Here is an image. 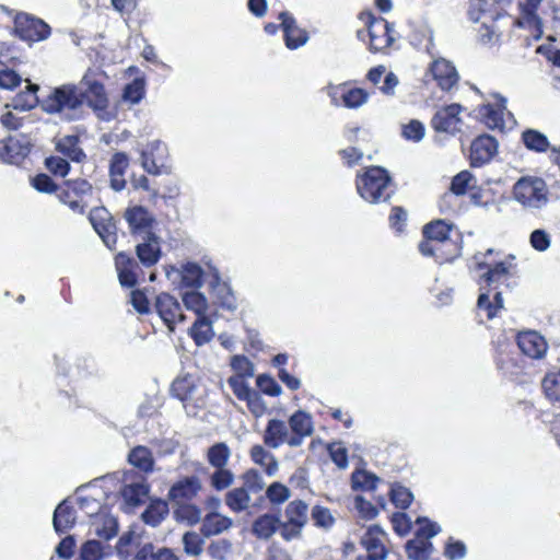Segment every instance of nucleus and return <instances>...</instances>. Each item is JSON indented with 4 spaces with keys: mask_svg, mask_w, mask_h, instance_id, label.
Wrapping results in <instances>:
<instances>
[{
    "mask_svg": "<svg viewBox=\"0 0 560 560\" xmlns=\"http://www.w3.org/2000/svg\"><path fill=\"white\" fill-rule=\"evenodd\" d=\"M173 516L176 522L192 526L200 522L201 510L187 502L175 503Z\"/></svg>",
    "mask_w": 560,
    "mask_h": 560,
    "instance_id": "nucleus-39",
    "label": "nucleus"
},
{
    "mask_svg": "<svg viewBox=\"0 0 560 560\" xmlns=\"http://www.w3.org/2000/svg\"><path fill=\"white\" fill-rule=\"evenodd\" d=\"M357 190L369 203L387 201L392 194V178L388 172L380 166H372L357 176Z\"/></svg>",
    "mask_w": 560,
    "mask_h": 560,
    "instance_id": "nucleus-4",
    "label": "nucleus"
},
{
    "mask_svg": "<svg viewBox=\"0 0 560 560\" xmlns=\"http://www.w3.org/2000/svg\"><path fill=\"white\" fill-rule=\"evenodd\" d=\"M289 425L292 433L311 436L314 432L312 416L304 410H298L291 415L289 418Z\"/></svg>",
    "mask_w": 560,
    "mask_h": 560,
    "instance_id": "nucleus-43",
    "label": "nucleus"
},
{
    "mask_svg": "<svg viewBox=\"0 0 560 560\" xmlns=\"http://www.w3.org/2000/svg\"><path fill=\"white\" fill-rule=\"evenodd\" d=\"M58 152L74 162H81L85 159V153L79 147V138L77 136H66L61 138L56 145Z\"/></svg>",
    "mask_w": 560,
    "mask_h": 560,
    "instance_id": "nucleus-42",
    "label": "nucleus"
},
{
    "mask_svg": "<svg viewBox=\"0 0 560 560\" xmlns=\"http://www.w3.org/2000/svg\"><path fill=\"white\" fill-rule=\"evenodd\" d=\"M327 451L331 460L341 469L348 467V452L340 442L330 443Z\"/></svg>",
    "mask_w": 560,
    "mask_h": 560,
    "instance_id": "nucleus-62",
    "label": "nucleus"
},
{
    "mask_svg": "<svg viewBox=\"0 0 560 560\" xmlns=\"http://www.w3.org/2000/svg\"><path fill=\"white\" fill-rule=\"evenodd\" d=\"M378 478L365 470H355L351 476V485L353 490L372 491L376 488Z\"/></svg>",
    "mask_w": 560,
    "mask_h": 560,
    "instance_id": "nucleus-48",
    "label": "nucleus"
},
{
    "mask_svg": "<svg viewBox=\"0 0 560 560\" xmlns=\"http://www.w3.org/2000/svg\"><path fill=\"white\" fill-rule=\"evenodd\" d=\"M257 387L266 395L277 397L282 393L281 386L267 374H260L256 380Z\"/></svg>",
    "mask_w": 560,
    "mask_h": 560,
    "instance_id": "nucleus-61",
    "label": "nucleus"
},
{
    "mask_svg": "<svg viewBox=\"0 0 560 560\" xmlns=\"http://www.w3.org/2000/svg\"><path fill=\"white\" fill-rule=\"evenodd\" d=\"M231 456V451L229 446L223 443H215L212 445L207 453L208 462L214 468H223L226 466L229 458Z\"/></svg>",
    "mask_w": 560,
    "mask_h": 560,
    "instance_id": "nucleus-47",
    "label": "nucleus"
},
{
    "mask_svg": "<svg viewBox=\"0 0 560 560\" xmlns=\"http://www.w3.org/2000/svg\"><path fill=\"white\" fill-rule=\"evenodd\" d=\"M155 310L171 331L174 330L176 323L186 319L179 302L168 293H161L156 296Z\"/></svg>",
    "mask_w": 560,
    "mask_h": 560,
    "instance_id": "nucleus-19",
    "label": "nucleus"
},
{
    "mask_svg": "<svg viewBox=\"0 0 560 560\" xmlns=\"http://www.w3.org/2000/svg\"><path fill=\"white\" fill-rule=\"evenodd\" d=\"M75 520V510L67 500H65L55 509L52 525L57 533H66L73 527Z\"/></svg>",
    "mask_w": 560,
    "mask_h": 560,
    "instance_id": "nucleus-32",
    "label": "nucleus"
},
{
    "mask_svg": "<svg viewBox=\"0 0 560 560\" xmlns=\"http://www.w3.org/2000/svg\"><path fill=\"white\" fill-rule=\"evenodd\" d=\"M200 489L201 483L198 477H185L171 487L168 499L174 503L187 502L195 498Z\"/></svg>",
    "mask_w": 560,
    "mask_h": 560,
    "instance_id": "nucleus-24",
    "label": "nucleus"
},
{
    "mask_svg": "<svg viewBox=\"0 0 560 560\" xmlns=\"http://www.w3.org/2000/svg\"><path fill=\"white\" fill-rule=\"evenodd\" d=\"M232 369L236 372L235 376L252 377L254 375L253 363L244 355H234L231 361Z\"/></svg>",
    "mask_w": 560,
    "mask_h": 560,
    "instance_id": "nucleus-63",
    "label": "nucleus"
},
{
    "mask_svg": "<svg viewBox=\"0 0 560 560\" xmlns=\"http://www.w3.org/2000/svg\"><path fill=\"white\" fill-rule=\"evenodd\" d=\"M171 393L182 401L183 408L189 417L197 416L206 407V388L192 374L185 373L177 376L172 383Z\"/></svg>",
    "mask_w": 560,
    "mask_h": 560,
    "instance_id": "nucleus-5",
    "label": "nucleus"
},
{
    "mask_svg": "<svg viewBox=\"0 0 560 560\" xmlns=\"http://www.w3.org/2000/svg\"><path fill=\"white\" fill-rule=\"evenodd\" d=\"M96 75L97 71L90 68L81 79V85L88 92L86 104L100 119L110 121L114 114L108 108V97L104 84L97 80Z\"/></svg>",
    "mask_w": 560,
    "mask_h": 560,
    "instance_id": "nucleus-6",
    "label": "nucleus"
},
{
    "mask_svg": "<svg viewBox=\"0 0 560 560\" xmlns=\"http://www.w3.org/2000/svg\"><path fill=\"white\" fill-rule=\"evenodd\" d=\"M359 20L368 28L370 37V49L372 51H381L394 42V25L389 24L383 18H375L371 12H361Z\"/></svg>",
    "mask_w": 560,
    "mask_h": 560,
    "instance_id": "nucleus-10",
    "label": "nucleus"
},
{
    "mask_svg": "<svg viewBox=\"0 0 560 560\" xmlns=\"http://www.w3.org/2000/svg\"><path fill=\"white\" fill-rule=\"evenodd\" d=\"M38 90H39V86L37 84H34V83L27 81V86H26L27 101H25L24 103H21L20 101L22 100L23 95H18L13 101V107L15 109H21V110H30V109L34 108L39 103L38 97L36 95Z\"/></svg>",
    "mask_w": 560,
    "mask_h": 560,
    "instance_id": "nucleus-55",
    "label": "nucleus"
},
{
    "mask_svg": "<svg viewBox=\"0 0 560 560\" xmlns=\"http://www.w3.org/2000/svg\"><path fill=\"white\" fill-rule=\"evenodd\" d=\"M390 499L397 508L405 510L412 502L413 495L408 488L394 485L390 490Z\"/></svg>",
    "mask_w": 560,
    "mask_h": 560,
    "instance_id": "nucleus-56",
    "label": "nucleus"
},
{
    "mask_svg": "<svg viewBox=\"0 0 560 560\" xmlns=\"http://www.w3.org/2000/svg\"><path fill=\"white\" fill-rule=\"evenodd\" d=\"M168 504L164 500H153L143 511L142 521L152 527L159 526L168 515Z\"/></svg>",
    "mask_w": 560,
    "mask_h": 560,
    "instance_id": "nucleus-36",
    "label": "nucleus"
},
{
    "mask_svg": "<svg viewBox=\"0 0 560 560\" xmlns=\"http://www.w3.org/2000/svg\"><path fill=\"white\" fill-rule=\"evenodd\" d=\"M341 90L340 97L342 100V105L350 109H357L369 101V93L360 88H352L346 90L345 88L337 86L330 88L328 91V95L331 98V103L336 106H339V102L337 100L338 91Z\"/></svg>",
    "mask_w": 560,
    "mask_h": 560,
    "instance_id": "nucleus-23",
    "label": "nucleus"
},
{
    "mask_svg": "<svg viewBox=\"0 0 560 560\" xmlns=\"http://www.w3.org/2000/svg\"><path fill=\"white\" fill-rule=\"evenodd\" d=\"M233 526V520L217 512L208 513L201 523V534L211 537L226 532Z\"/></svg>",
    "mask_w": 560,
    "mask_h": 560,
    "instance_id": "nucleus-29",
    "label": "nucleus"
},
{
    "mask_svg": "<svg viewBox=\"0 0 560 560\" xmlns=\"http://www.w3.org/2000/svg\"><path fill=\"white\" fill-rule=\"evenodd\" d=\"M311 518L316 527L325 530L330 529L335 524V517L330 510L322 505H314L312 508Z\"/></svg>",
    "mask_w": 560,
    "mask_h": 560,
    "instance_id": "nucleus-49",
    "label": "nucleus"
},
{
    "mask_svg": "<svg viewBox=\"0 0 560 560\" xmlns=\"http://www.w3.org/2000/svg\"><path fill=\"white\" fill-rule=\"evenodd\" d=\"M249 454L255 464L264 467L267 476H276L279 470V463L272 453L267 451L262 445L256 444L250 448Z\"/></svg>",
    "mask_w": 560,
    "mask_h": 560,
    "instance_id": "nucleus-35",
    "label": "nucleus"
},
{
    "mask_svg": "<svg viewBox=\"0 0 560 560\" xmlns=\"http://www.w3.org/2000/svg\"><path fill=\"white\" fill-rule=\"evenodd\" d=\"M184 551L190 557H198L203 551L205 540L196 532H187L183 535Z\"/></svg>",
    "mask_w": 560,
    "mask_h": 560,
    "instance_id": "nucleus-51",
    "label": "nucleus"
},
{
    "mask_svg": "<svg viewBox=\"0 0 560 560\" xmlns=\"http://www.w3.org/2000/svg\"><path fill=\"white\" fill-rule=\"evenodd\" d=\"M266 497L271 504L279 505L290 499L291 491L285 485L275 481L266 489Z\"/></svg>",
    "mask_w": 560,
    "mask_h": 560,
    "instance_id": "nucleus-52",
    "label": "nucleus"
},
{
    "mask_svg": "<svg viewBox=\"0 0 560 560\" xmlns=\"http://www.w3.org/2000/svg\"><path fill=\"white\" fill-rule=\"evenodd\" d=\"M498 151V141L494 137L482 135L476 138L470 145V163L481 166L492 160Z\"/></svg>",
    "mask_w": 560,
    "mask_h": 560,
    "instance_id": "nucleus-21",
    "label": "nucleus"
},
{
    "mask_svg": "<svg viewBox=\"0 0 560 560\" xmlns=\"http://www.w3.org/2000/svg\"><path fill=\"white\" fill-rule=\"evenodd\" d=\"M31 152V142L24 135L10 136L2 142L0 159L8 164L19 165Z\"/></svg>",
    "mask_w": 560,
    "mask_h": 560,
    "instance_id": "nucleus-16",
    "label": "nucleus"
},
{
    "mask_svg": "<svg viewBox=\"0 0 560 560\" xmlns=\"http://www.w3.org/2000/svg\"><path fill=\"white\" fill-rule=\"evenodd\" d=\"M88 97L85 88L66 83L50 90L40 102L42 109L49 115H57L63 121H77L85 114L84 104Z\"/></svg>",
    "mask_w": 560,
    "mask_h": 560,
    "instance_id": "nucleus-1",
    "label": "nucleus"
},
{
    "mask_svg": "<svg viewBox=\"0 0 560 560\" xmlns=\"http://www.w3.org/2000/svg\"><path fill=\"white\" fill-rule=\"evenodd\" d=\"M136 253L143 266H154L161 257L160 237L155 233L141 237V242L136 246Z\"/></svg>",
    "mask_w": 560,
    "mask_h": 560,
    "instance_id": "nucleus-26",
    "label": "nucleus"
},
{
    "mask_svg": "<svg viewBox=\"0 0 560 560\" xmlns=\"http://www.w3.org/2000/svg\"><path fill=\"white\" fill-rule=\"evenodd\" d=\"M190 336L199 347L208 343L213 338L212 323L207 315L196 318L190 328Z\"/></svg>",
    "mask_w": 560,
    "mask_h": 560,
    "instance_id": "nucleus-38",
    "label": "nucleus"
},
{
    "mask_svg": "<svg viewBox=\"0 0 560 560\" xmlns=\"http://www.w3.org/2000/svg\"><path fill=\"white\" fill-rule=\"evenodd\" d=\"M140 162L143 170L151 175H168L172 172L167 145L160 140L147 144L141 151Z\"/></svg>",
    "mask_w": 560,
    "mask_h": 560,
    "instance_id": "nucleus-11",
    "label": "nucleus"
},
{
    "mask_svg": "<svg viewBox=\"0 0 560 560\" xmlns=\"http://www.w3.org/2000/svg\"><path fill=\"white\" fill-rule=\"evenodd\" d=\"M522 141L526 149L545 153L550 149V142L547 136L536 129H526L522 132Z\"/></svg>",
    "mask_w": 560,
    "mask_h": 560,
    "instance_id": "nucleus-40",
    "label": "nucleus"
},
{
    "mask_svg": "<svg viewBox=\"0 0 560 560\" xmlns=\"http://www.w3.org/2000/svg\"><path fill=\"white\" fill-rule=\"evenodd\" d=\"M478 260V268L480 270L487 269L480 277V294L477 300V307L479 311L486 312L487 318L492 319L497 316L498 311L503 308L502 293L498 291V284L508 280L510 267L501 261L493 266L488 265L485 260Z\"/></svg>",
    "mask_w": 560,
    "mask_h": 560,
    "instance_id": "nucleus-2",
    "label": "nucleus"
},
{
    "mask_svg": "<svg viewBox=\"0 0 560 560\" xmlns=\"http://www.w3.org/2000/svg\"><path fill=\"white\" fill-rule=\"evenodd\" d=\"M208 555L214 560H228L232 553V542L228 539H218L209 544Z\"/></svg>",
    "mask_w": 560,
    "mask_h": 560,
    "instance_id": "nucleus-54",
    "label": "nucleus"
},
{
    "mask_svg": "<svg viewBox=\"0 0 560 560\" xmlns=\"http://www.w3.org/2000/svg\"><path fill=\"white\" fill-rule=\"evenodd\" d=\"M463 107L459 104H451L436 110L432 117L431 125L439 132H447L454 135L460 130L462 118L459 114Z\"/></svg>",
    "mask_w": 560,
    "mask_h": 560,
    "instance_id": "nucleus-17",
    "label": "nucleus"
},
{
    "mask_svg": "<svg viewBox=\"0 0 560 560\" xmlns=\"http://www.w3.org/2000/svg\"><path fill=\"white\" fill-rule=\"evenodd\" d=\"M182 300L186 310L192 311L197 317L207 315L208 301L199 291H187L182 294Z\"/></svg>",
    "mask_w": 560,
    "mask_h": 560,
    "instance_id": "nucleus-44",
    "label": "nucleus"
},
{
    "mask_svg": "<svg viewBox=\"0 0 560 560\" xmlns=\"http://www.w3.org/2000/svg\"><path fill=\"white\" fill-rule=\"evenodd\" d=\"M425 135V128L419 120H411L402 127V137L407 140L419 142Z\"/></svg>",
    "mask_w": 560,
    "mask_h": 560,
    "instance_id": "nucleus-64",
    "label": "nucleus"
},
{
    "mask_svg": "<svg viewBox=\"0 0 560 560\" xmlns=\"http://www.w3.org/2000/svg\"><path fill=\"white\" fill-rule=\"evenodd\" d=\"M124 218L132 236L143 237L154 234L152 230L155 224V218L147 208L142 206L129 207L126 209Z\"/></svg>",
    "mask_w": 560,
    "mask_h": 560,
    "instance_id": "nucleus-13",
    "label": "nucleus"
},
{
    "mask_svg": "<svg viewBox=\"0 0 560 560\" xmlns=\"http://www.w3.org/2000/svg\"><path fill=\"white\" fill-rule=\"evenodd\" d=\"M281 520L278 516L266 513L254 521L252 533L258 539L268 540L277 530L281 534Z\"/></svg>",
    "mask_w": 560,
    "mask_h": 560,
    "instance_id": "nucleus-30",
    "label": "nucleus"
},
{
    "mask_svg": "<svg viewBox=\"0 0 560 560\" xmlns=\"http://www.w3.org/2000/svg\"><path fill=\"white\" fill-rule=\"evenodd\" d=\"M56 365L59 373L69 376L73 382L101 376L97 363L91 357L78 358L75 363L69 370L66 369L65 362L59 361L56 357Z\"/></svg>",
    "mask_w": 560,
    "mask_h": 560,
    "instance_id": "nucleus-18",
    "label": "nucleus"
},
{
    "mask_svg": "<svg viewBox=\"0 0 560 560\" xmlns=\"http://www.w3.org/2000/svg\"><path fill=\"white\" fill-rule=\"evenodd\" d=\"M105 547L96 539L86 540L80 548V560H104Z\"/></svg>",
    "mask_w": 560,
    "mask_h": 560,
    "instance_id": "nucleus-50",
    "label": "nucleus"
},
{
    "mask_svg": "<svg viewBox=\"0 0 560 560\" xmlns=\"http://www.w3.org/2000/svg\"><path fill=\"white\" fill-rule=\"evenodd\" d=\"M234 481V475L231 470L223 468H215V471L211 476V485L218 490H224L229 488Z\"/></svg>",
    "mask_w": 560,
    "mask_h": 560,
    "instance_id": "nucleus-59",
    "label": "nucleus"
},
{
    "mask_svg": "<svg viewBox=\"0 0 560 560\" xmlns=\"http://www.w3.org/2000/svg\"><path fill=\"white\" fill-rule=\"evenodd\" d=\"M207 277H210L209 285L217 296L218 301L220 302L221 306L233 311L236 308V301L235 298L230 289V287L225 282H221L219 272L217 270H213L210 275H207Z\"/></svg>",
    "mask_w": 560,
    "mask_h": 560,
    "instance_id": "nucleus-31",
    "label": "nucleus"
},
{
    "mask_svg": "<svg viewBox=\"0 0 560 560\" xmlns=\"http://www.w3.org/2000/svg\"><path fill=\"white\" fill-rule=\"evenodd\" d=\"M517 346L525 355L532 359L542 358L548 348L545 338L534 330L520 332Z\"/></svg>",
    "mask_w": 560,
    "mask_h": 560,
    "instance_id": "nucleus-22",
    "label": "nucleus"
},
{
    "mask_svg": "<svg viewBox=\"0 0 560 560\" xmlns=\"http://www.w3.org/2000/svg\"><path fill=\"white\" fill-rule=\"evenodd\" d=\"M144 95V81L135 79L122 91V100L131 104H138Z\"/></svg>",
    "mask_w": 560,
    "mask_h": 560,
    "instance_id": "nucleus-53",
    "label": "nucleus"
},
{
    "mask_svg": "<svg viewBox=\"0 0 560 560\" xmlns=\"http://www.w3.org/2000/svg\"><path fill=\"white\" fill-rule=\"evenodd\" d=\"M128 462L145 474L152 472L154 469V458L147 446L138 445L131 448L128 454Z\"/></svg>",
    "mask_w": 560,
    "mask_h": 560,
    "instance_id": "nucleus-37",
    "label": "nucleus"
},
{
    "mask_svg": "<svg viewBox=\"0 0 560 560\" xmlns=\"http://www.w3.org/2000/svg\"><path fill=\"white\" fill-rule=\"evenodd\" d=\"M93 530L95 536L108 541L118 534V522L112 515H100L93 523Z\"/></svg>",
    "mask_w": 560,
    "mask_h": 560,
    "instance_id": "nucleus-41",
    "label": "nucleus"
},
{
    "mask_svg": "<svg viewBox=\"0 0 560 560\" xmlns=\"http://www.w3.org/2000/svg\"><path fill=\"white\" fill-rule=\"evenodd\" d=\"M308 38L310 37L307 32L302 27L292 28L291 31L284 33L285 46L291 50L304 46L308 42Z\"/></svg>",
    "mask_w": 560,
    "mask_h": 560,
    "instance_id": "nucleus-58",
    "label": "nucleus"
},
{
    "mask_svg": "<svg viewBox=\"0 0 560 560\" xmlns=\"http://www.w3.org/2000/svg\"><path fill=\"white\" fill-rule=\"evenodd\" d=\"M495 104H485L479 107L478 115L490 129H503L504 116L512 117V114L506 109V98L498 93L493 94Z\"/></svg>",
    "mask_w": 560,
    "mask_h": 560,
    "instance_id": "nucleus-20",
    "label": "nucleus"
},
{
    "mask_svg": "<svg viewBox=\"0 0 560 560\" xmlns=\"http://www.w3.org/2000/svg\"><path fill=\"white\" fill-rule=\"evenodd\" d=\"M431 72L443 91H450L458 82V73L453 63L444 58L433 61Z\"/></svg>",
    "mask_w": 560,
    "mask_h": 560,
    "instance_id": "nucleus-25",
    "label": "nucleus"
},
{
    "mask_svg": "<svg viewBox=\"0 0 560 560\" xmlns=\"http://www.w3.org/2000/svg\"><path fill=\"white\" fill-rule=\"evenodd\" d=\"M15 33L25 42H39L50 35V27L43 20L21 13L15 18Z\"/></svg>",
    "mask_w": 560,
    "mask_h": 560,
    "instance_id": "nucleus-12",
    "label": "nucleus"
},
{
    "mask_svg": "<svg viewBox=\"0 0 560 560\" xmlns=\"http://www.w3.org/2000/svg\"><path fill=\"white\" fill-rule=\"evenodd\" d=\"M202 268L196 262H185L180 267H170L166 277L173 283L178 282L182 288L198 289L202 285L205 277Z\"/></svg>",
    "mask_w": 560,
    "mask_h": 560,
    "instance_id": "nucleus-14",
    "label": "nucleus"
},
{
    "mask_svg": "<svg viewBox=\"0 0 560 560\" xmlns=\"http://www.w3.org/2000/svg\"><path fill=\"white\" fill-rule=\"evenodd\" d=\"M452 225L443 220H436L423 228L425 237L419 244V252L423 256H433L436 260H448L456 255V245L450 240Z\"/></svg>",
    "mask_w": 560,
    "mask_h": 560,
    "instance_id": "nucleus-3",
    "label": "nucleus"
},
{
    "mask_svg": "<svg viewBox=\"0 0 560 560\" xmlns=\"http://www.w3.org/2000/svg\"><path fill=\"white\" fill-rule=\"evenodd\" d=\"M513 195L517 202L529 209H540L547 201L546 183L538 177H522L513 187Z\"/></svg>",
    "mask_w": 560,
    "mask_h": 560,
    "instance_id": "nucleus-8",
    "label": "nucleus"
},
{
    "mask_svg": "<svg viewBox=\"0 0 560 560\" xmlns=\"http://www.w3.org/2000/svg\"><path fill=\"white\" fill-rule=\"evenodd\" d=\"M387 535L377 525L370 526L361 537V545L366 551L364 560H385L387 557Z\"/></svg>",
    "mask_w": 560,
    "mask_h": 560,
    "instance_id": "nucleus-15",
    "label": "nucleus"
},
{
    "mask_svg": "<svg viewBox=\"0 0 560 560\" xmlns=\"http://www.w3.org/2000/svg\"><path fill=\"white\" fill-rule=\"evenodd\" d=\"M243 481L244 483L242 488H245L248 493H258L266 486L262 476L260 475L259 471L255 469L247 470L243 475Z\"/></svg>",
    "mask_w": 560,
    "mask_h": 560,
    "instance_id": "nucleus-57",
    "label": "nucleus"
},
{
    "mask_svg": "<svg viewBox=\"0 0 560 560\" xmlns=\"http://www.w3.org/2000/svg\"><path fill=\"white\" fill-rule=\"evenodd\" d=\"M115 267L122 287L132 288L137 283L136 269L138 268V262L132 257L125 253L117 254Z\"/></svg>",
    "mask_w": 560,
    "mask_h": 560,
    "instance_id": "nucleus-28",
    "label": "nucleus"
},
{
    "mask_svg": "<svg viewBox=\"0 0 560 560\" xmlns=\"http://www.w3.org/2000/svg\"><path fill=\"white\" fill-rule=\"evenodd\" d=\"M416 522L418 524L416 538L407 541V556L411 560H429L433 551L430 539L440 533L441 527L439 524L422 517H418Z\"/></svg>",
    "mask_w": 560,
    "mask_h": 560,
    "instance_id": "nucleus-7",
    "label": "nucleus"
},
{
    "mask_svg": "<svg viewBox=\"0 0 560 560\" xmlns=\"http://www.w3.org/2000/svg\"><path fill=\"white\" fill-rule=\"evenodd\" d=\"M308 522V505L303 500L291 501L284 510V521H281V537L292 541L302 537V532Z\"/></svg>",
    "mask_w": 560,
    "mask_h": 560,
    "instance_id": "nucleus-9",
    "label": "nucleus"
},
{
    "mask_svg": "<svg viewBox=\"0 0 560 560\" xmlns=\"http://www.w3.org/2000/svg\"><path fill=\"white\" fill-rule=\"evenodd\" d=\"M225 504L235 513H240L249 508L250 497L245 488H235L225 495Z\"/></svg>",
    "mask_w": 560,
    "mask_h": 560,
    "instance_id": "nucleus-45",
    "label": "nucleus"
},
{
    "mask_svg": "<svg viewBox=\"0 0 560 560\" xmlns=\"http://www.w3.org/2000/svg\"><path fill=\"white\" fill-rule=\"evenodd\" d=\"M477 186V178L467 170L455 175L451 183V191L457 196L465 195Z\"/></svg>",
    "mask_w": 560,
    "mask_h": 560,
    "instance_id": "nucleus-46",
    "label": "nucleus"
},
{
    "mask_svg": "<svg viewBox=\"0 0 560 560\" xmlns=\"http://www.w3.org/2000/svg\"><path fill=\"white\" fill-rule=\"evenodd\" d=\"M120 494L124 501V510L129 513L144 503L149 494V486L144 481L131 482L121 488Z\"/></svg>",
    "mask_w": 560,
    "mask_h": 560,
    "instance_id": "nucleus-27",
    "label": "nucleus"
},
{
    "mask_svg": "<svg viewBox=\"0 0 560 560\" xmlns=\"http://www.w3.org/2000/svg\"><path fill=\"white\" fill-rule=\"evenodd\" d=\"M542 388L551 401H560V380L555 373L547 374L544 377Z\"/></svg>",
    "mask_w": 560,
    "mask_h": 560,
    "instance_id": "nucleus-60",
    "label": "nucleus"
},
{
    "mask_svg": "<svg viewBox=\"0 0 560 560\" xmlns=\"http://www.w3.org/2000/svg\"><path fill=\"white\" fill-rule=\"evenodd\" d=\"M289 429L284 421L270 419L264 432V443L269 448H279L284 444Z\"/></svg>",
    "mask_w": 560,
    "mask_h": 560,
    "instance_id": "nucleus-33",
    "label": "nucleus"
},
{
    "mask_svg": "<svg viewBox=\"0 0 560 560\" xmlns=\"http://www.w3.org/2000/svg\"><path fill=\"white\" fill-rule=\"evenodd\" d=\"M128 167V158L125 153H115L110 160L109 176L110 187L115 191H120L126 186L125 172Z\"/></svg>",
    "mask_w": 560,
    "mask_h": 560,
    "instance_id": "nucleus-34",
    "label": "nucleus"
}]
</instances>
